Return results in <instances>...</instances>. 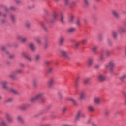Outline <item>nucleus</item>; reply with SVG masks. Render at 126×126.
Listing matches in <instances>:
<instances>
[{
    "mask_svg": "<svg viewBox=\"0 0 126 126\" xmlns=\"http://www.w3.org/2000/svg\"><path fill=\"white\" fill-rule=\"evenodd\" d=\"M44 12L46 15H48L49 14V11L47 9H44Z\"/></svg>",
    "mask_w": 126,
    "mask_h": 126,
    "instance_id": "54",
    "label": "nucleus"
},
{
    "mask_svg": "<svg viewBox=\"0 0 126 126\" xmlns=\"http://www.w3.org/2000/svg\"><path fill=\"white\" fill-rule=\"evenodd\" d=\"M20 67H21V68H23L24 67V66H25V65H24V64L22 63H21L19 64Z\"/></svg>",
    "mask_w": 126,
    "mask_h": 126,
    "instance_id": "58",
    "label": "nucleus"
},
{
    "mask_svg": "<svg viewBox=\"0 0 126 126\" xmlns=\"http://www.w3.org/2000/svg\"><path fill=\"white\" fill-rule=\"evenodd\" d=\"M10 10H12V11H15L16 10V8L14 6H11L9 7Z\"/></svg>",
    "mask_w": 126,
    "mask_h": 126,
    "instance_id": "42",
    "label": "nucleus"
},
{
    "mask_svg": "<svg viewBox=\"0 0 126 126\" xmlns=\"http://www.w3.org/2000/svg\"><path fill=\"white\" fill-rule=\"evenodd\" d=\"M104 60H105V57L104 56V55L103 54L100 55L99 58V62H104Z\"/></svg>",
    "mask_w": 126,
    "mask_h": 126,
    "instance_id": "28",
    "label": "nucleus"
},
{
    "mask_svg": "<svg viewBox=\"0 0 126 126\" xmlns=\"http://www.w3.org/2000/svg\"><path fill=\"white\" fill-rule=\"evenodd\" d=\"M15 74H16V73H15V72H13L12 73H11L9 75V77L10 78H12V79H16V77H15Z\"/></svg>",
    "mask_w": 126,
    "mask_h": 126,
    "instance_id": "21",
    "label": "nucleus"
},
{
    "mask_svg": "<svg viewBox=\"0 0 126 126\" xmlns=\"http://www.w3.org/2000/svg\"><path fill=\"white\" fill-rule=\"evenodd\" d=\"M21 55L22 57H23V58H25V59H26V60H27V61H28V62H29L30 63H31V62H32V61H33V60L32 59V58H31V57L30 56L25 52H22L21 53Z\"/></svg>",
    "mask_w": 126,
    "mask_h": 126,
    "instance_id": "3",
    "label": "nucleus"
},
{
    "mask_svg": "<svg viewBox=\"0 0 126 126\" xmlns=\"http://www.w3.org/2000/svg\"><path fill=\"white\" fill-rule=\"evenodd\" d=\"M13 102V98H8L7 100H5V103H11Z\"/></svg>",
    "mask_w": 126,
    "mask_h": 126,
    "instance_id": "36",
    "label": "nucleus"
},
{
    "mask_svg": "<svg viewBox=\"0 0 126 126\" xmlns=\"http://www.w3.org/2000/svg\"><path fill=\"white\" fill-rule=\"evenodd\" d=\"M116 65V62L115 60H111L108 65L105 66V70H109L111 73L114 72V68H115V66Z\"/></svg>",
    "mask_w": 126,
    "mask_h": 126,
    "instance_id": "2",
    "label": "nucleus"
},
{
    "mask_svg": "<svg viewBox=\"0 0 126 126\" xmlns=\"http://www.w3.org/2000/svg\"><path fill=\"white\" fill-rule=\"evenodd\" d=\"M16 3H20V0H15Z\"/></svg>",
    "mask_w": 126,
    "mask_h": 126,
    "instance_id": "61",
    "label": "nucleus"
},
{
    "mask_svg": "<svg viewBox=\"0 0 126 126\" xmlns=\"http://www.w3.org/2000/svg\"><path fill=\"white\" fill-rule=\"evenodd\" d=\"M58 97L59 99H63V94H61V93L58 94Z\"/></svg>",
    "mask_w": 126,
    "mask_h": 126,
    "instance_id": "52",
    "label": "nucleus"
},
{
    "mask_svg": "<svg viewBox=\"0 0 126 126\" xmlns=\"http://www.w3.org/2000/svg\"><path fill=\"white\" fill-rule=\"evenodd\" d=\"M51 71H53V68L52 67L48 68V69L47 70L48 73H51Z\"/></svg>",
    "mask_w": 126,
    "mask_h": 126,
    "instance_id": "48",
    "label": "nucleus"
},
{
    "mask_svg": "<svg viewBox=\"0 0 126 126\" xmlns=\"http://www.w3.org/2000/svg\"><path fill=\"white\" fill-rule=\"evenodd\" d=\"M26 42H27V38H22L21 40V43H22L23 44H25Z\"/></svg>",
    "mask_w": 126,
    "mask_h": 126,
    "instance_id": "39",
    "label": "nucleus"
},
{
    "mask_svg": "<svg viewBox=\"0 0 126 126\" xmlns=\"http://www.w3.org/2000/svg\"><path fill=\"white\" fill-rule=\"evenodd\" d=\"M10 91H11V92H12L13 93H14V94H16L17 93H18L17 91L13 88H11L10 89Z\"/></svg>",
    "mask_w": 126,
    "mask_h": 126,
    "instance_id": "41",
    "label": "nucleus"
},
{
    "mask_svg": "<svg viewBox=\"0 0 126 126\" xmlns=\"http://www.w3.org/2000/svg\"><path fill=\"white\" fill-rule=\"evenodd\" d=\"M72 4H75V3H76V0L72 1Z\"/></svg>",
    "mask_w": 126,
    "mask_h": 126,
    "instance_id": "63",
    "label": "nucleus"
},
{
    "mask_svg": "<svg viewBox=\"0 0 126 126\" xmlns=\"http://www.w3.org/2000/svg\"><path fill=\"white\" fill-rule=\"evenodd\" d=\"M85 6H88L90 4L89 1L88 0H84Z\"/></svg>",
    "mask_w": 126,
    "mask_h": 126,
    "instance_id": "40",
    "label": "nucleus"
},
{
    "mask_svg": "<svg viewBox=\"0 0 126 126\" xmlns=\"http://www.w3.org/2000/svg\"><path fill=\"white\" fill-rule=\"evenodd\" d=\"M40 59H41V56L40 55L37 54L35 55V59L36 60V61H39Z\"/></svg>",
    "mask_w": 126,
    "mask_h": 126,
    "instance_id": "45",
    "label": "nucleus"
},
{
    "mask_svg": "<svg viewBox=\"0 0 126 126\" xmlns=\"http://www.w3.org/2000/svg\"><path fill=\"white\" fill-rule=\"evenodd\" d=\"M41 26L42 27L43 29L44 30V31H48V28H47V26H46V24L45 23H41Z\"/></svg>",
    "mask_w": 126,
    "mask_h": 126,
    "instance_id": "25",
    "label": "nucleus"
},
{
    "mask_svg": "<svg viewBox=\"0 0 126 126\" xmlns=\"http://www.w3.org/2000/svg\"><path fill=\"white\" fill-rule=\"evenodd\" d=\"M75 31H76V28L73 27L70 28L67 30V32L70 33H74Z\"/></svg>",
    "mask_w": 126,
    "mask_h": 126,
    "instance_id": "15",
    "label": "nucleus"
},
{
    "mask_svg": "<svg viewBox=\"0 0 126 126\" xmlns=\"http://www.w3.org/2000/svg\"><path fill=\"white\" fill-rule=\"evenodd\" d=\"M106 56L107 57H110V56H111V52H110L109 51H106Z\"/></svg>",
    "mask_w": 126,
    "mask_h": 126,
    "instance_id": "50",
    "label": "nucleus"
},
{
    "mask_svg": "<svg viewBox=\"0 0 126 126\" xmlns=\"http://www.w3.org/2000/svg\"><path fill=\"white\" fill-rule=\"evenodd\" d=\"M10 19L12 23H15V22H16V19L15 18V16H14V15L11 14L10 15Z\"/></svg>",
    "mask_w": 126,
    "mask_h": 126,
    "instance_id": "17",
    "label": "nucleus"
},
{
    "mask_svg": "<svg viewBox=\"0 0 126 126\" xmlns=\"http://www.w3.org/2000/svg\"><path fill=\"white\" fill-rule=\"evenodd\" d=\"M0 7H3L5 11L8 12L9 10H10L9 8L7 7L6 6H3V5H0Z\"/></svg>",
    "mask_w": 126,
    "mask_h": 126,
    "instance_id": "33",
    "label": "nucleus"
},
{
    "mask_svg": "<svg viewBox=\"0 0 126 126\" xmlns=\"http://www.w3.org/2000/svg\"><path fill=\"white\" fill-rule=\"evenodd\" d=\"M126 78V74H123L120 77V80L123 82Z\"/></svg>",
    "mask_w": 126,
    "mask_h": 126,
    "instance_id": "31",
    "label": "nucleus"
},
{
    "mask_svg": "<svg viewBox=\"0 0 126 126\" xmlns=\"http://www.w3.org/2000/svg\"><path fill=\"white\" fill-rule=\"evenodd\" d=\"M74 17H75V16L74 15H70L69 19V23H72V22H73V21L74 20Z\"/></svg>",
    "mask_w": 126,
    "mask_h": 126,
    "instance_id": "24",
    "label": "nucleus"
},
{
    "mask_svg": "<svg viewBox=\"0 0 126 126\" xmlns=\"http://www.w3.org/2000/svg\"><path fill=\"white\" fill-rule=\"evenodd\" d=\"M29 48L32 51V52H35L36 51V46L35 45V43H30L29 44Z\"/></svg>",
    "mask_w": 126,
    "mask_h": 126,
    "instance_id": "10",
    "label": "nucleus"
},
{
    "mask_svg": "<svg viewBox=\"0 0 126 126\" xmlns=\"http://www.w3.org/2000/svg\"><path fill=\"white\" fill-rule=\"evenodd\" d=\"M80 79H81V77L80 76H78L76 78L75 81V87L76 88L78 87V85H79V81H80Z\"/></svg>",
    "mask_w": 126,
    "mask_h": 126,
    "instance_id": "13",
    "label": "nucleus"
},
{
    "mask_svg": "<svg viewBox=\"0 0 126 126\" xmlns=\"http://www.w3.org/2000/svg\"><path fill=\"white\" fill-rule=\"evenodd\" d=\"M29 106L30 105L28 103H24V104L21 105L19 107V109H20V110H22V111H24V110H26V109H27V108H28V107H29Z\"/></svg>",
    "mask_w": 126,
    "mask_h": 126,
    "instance_id": "9",
    "label": "nucleus"
},
{
    "mask_svg": "<svg viewBox=\"0 0 126 126\" xmlns=\"http://www.w3.org/2000/svg\"><path fill=\"white\" fill-rule=\"evenodd\" d=\"M1 50L3 52H4L5 53H6V54H9V52H8V51H6V50L5 49V47H4V46H2L1 47Z\"/></svg>",
    "mask_w": 126,
    "mask_h": 126,
    "instance_id": "37",
    "label": "nucleus"
},
{
    "mask_svg": "<svg viewBox=\"0 0 126 126\" xmlns=\"http://www.w3.org/2000/svg\"><path fill=\"white\" fill-rule=\"evenodd\" d=\"M22 72V70L21 69H17V70H16L15 71V73H16V74L21 73Z\"/></svg>",
    "mask_w": 126,
    "mask_h": 126,
    "instance_id": "43",
    "label": "nucleus"
},
{
    "mask_svg": "<svg viewBox=\"0 0 126 126\" xmlns=\"http://www.w3.org/2000/svg\"><path fill=\"white\" fill-rule=\"evenodd\" d=\"M5 22H6V20H5V19H2L1 20V23L2 24H4V23H5Z\"/></svg>",
    "mask_w": 126,
    "mask_h": 126,
    "instance_id": "57",
    "label": "nucleus"
},
{
    "mask_svg": "<svg viewBox=\"0 0 126 126\" xmlns=\"http://www.w3.org/2000/svg\"><path fill=\"white\" fill-rule=\"evenodd\" d=\"M89 82H90V78H87L84 80V84L85 85H87Z\"/></svg>",
    "mask_w": 126,
    "mask_h": 126,
    "instance_id": "27",
    "label": "nucleus"
},
{
    "mask_svg": "<svg viewBox=\"0 0 126 126\" xmlns=\"http://www.w3.org/2000/svg\"><path fill=\"white\" fill-rule=\"evenodd\" d=\"M34 41H35V42H36V43L38 44V45H42V41H41L40 40V39L38 37L35 38L34 39Z\"/></svg>",
    "mask_w": 126,
    "mask_h": 126,
    "instance_id": "26",
    "label": "nucleus"
},
{
    "mask_svg": "<svg viewBox=\"0 0 126 126\" xmlns=\"http://www.w3.org/2000/svg\"><path fill=\"white\" fill-rule=\"evenodd\" d=\"M97 79L100 82H103V81L106 80V76L102 74H99L97 75Z\"/></svg>",
    "mask_w": 126,
    "mask_h": 126,
    "instance_id": "6",
    "label": "nucleus"
},
{
    "mask_svg": "<svg viewBox=\"0 0 126 126\" xmlns=\"http://www.w3.org/2000/svg\"><path fill=\"white\" fill-rule=\"evenodd\" d=\"M97 49H98V46H93L92 48V50L94 53H96V51H97Z\"/></svg>",
    "mask_w": 126,
    "mask_h": 126,
    "instance_id": "35",
    "label": "nucleus"
},
{
    "mask_svg": "<svg viewBox=\"0 0 126 126\" xmlns=\"http://www.w3.org/2000/svg\"><path fill=\"white\" fill-rule=\"evenodd\" d=\"M88 109L90 112H94L95 111V108L92 106H88Z\"/></svg>",
    "mask_w": 126,
    "mask_h": 126,
    "instance_id": "32",
    "label": "nucleus"
},
{
    "mask_svg": "<svg viewBox=\"0 0 126 126\" xmlns=\"http://www.w3.org/2000/svg\"><path fill=\"white\" fill-rule=\"evenodd\" d=\"M93 65V59L92 58H90L88 60V66L90 67Z\"/></svg>",
    "mask_w": 126,
    "mask_h": 126,
    "instance_id": "18",
    "label": "nucleus"
},
{
    "mask_svg": "<svg viewBox=\"0 0 126 126\" xmlns=\"http://www.w3.org/2000/svg\"><path fill=\"white\" fill-rule=\"evenodd\" d=\"M0 84L3 89H5L6 90H7V89H8V87H7V84H8V82H7V81H1L0 82Z\"/></svg>",
    "mask_w": 126,
    "mask_h": 126,
    "instance_id": "7",
    "label": "nucleus"
},
{
    "mask_svg": "<svg viewBox=\"0 0 126 126\" xmlns=\"http://www.w3.org/2000/svg\"><path fill=\"white\" fill-rule=\"evenodd\" d=\"M9 58L10 59H13V58H14V55H13V54H9Z\"/></svg>",
    "mask_w": 126,
    "mask_h": 126,
    "instance_id": "56",
    "label": "nucleus"
},
{
    "mask_svg": "<svg viewBox=\"0 0 126 126\" xmlns=\"http://www.w3.org/2000/svg\"><path fill=\"white\" fill-rule=\"evenodd\" d=\"M60 53L63 57H64V58H66V59H69V52H68V51H66L65 50H60Z\"/></svg>",
    "mask_w": 126,
    "mask_h": 126,
    "instance_id": "5",
    "label": "nucleus"
},
{
    "mask_svg": "<svg viewBox=\"0 0 126 126\" xmlns=\"http://www.w3.org/2000/svg\"><path fill=\"white\" fill-rule=\"evenodd\" d=\"M64 42V37H61L59 39L60 45H63Z\"/></svg>",
    "mask_w": 126,
    "mask_h": 126,
    "instance_id": "29",
    "label": "nucleus"
},
{
    "mask_svg": "<svg viewBox=\"0 0 126 126\" xmlns=\"http://www.w3.org/2000/svg\"><path fill=\"white\" fill-rule=\"evenodd\" d=\"M17 121H18V122H19V123H23V119L20 116H17Z\"/></svg>",
    "mask_w": 126,
    "mask_h": 126,
    "instance_id": "30",
    "label": "nucleus"
},
{
    "mask_svg": "<svg viewBox=\"0 0 126 126\" xmlns=\"http://www.w3.org/2000/svg\"><path fill=\"white\" fill-rule=\"evenodd\" d=\"M22 39V36L20 35H17L16 36V40H17L18 41H21Z\"/></svg>",
    "mask_w": 126,
    "mask_h": 126,
    "instance_id": "44",
    "label": "nucleus"
},
{
    "mask_svg": "<svg viewBox=\"0 0 126 126\" xmlns=\"http://www.w3.org/2000/svg\"><path fill=\"white\" fill-rule=\"evenodd\" d=\"M123 94L124 96L125 97V104L126 105V92H123Z\"/></svg>",
    "mask_w": 126,
    "mask_h": 126,
    "instance_id": "49",
    "label": "nucleus"
},
{
    "mask_svg": "<svg viewBox=\"0 0 126 126\" xmlns=\"http://www.w3.org/2000/svg\"><path fill=\"white\" fill-rule=\"evenodd\" d=\"M85 99V92H81L79 94V100L80 101L82 100H84Z\"/></svg>",
    "mask_w": 126,
    "mask_h": 126,
    "instance_id": "12",
    "label": "nucleus"
},
{
    "mask_svg": "<svg viewBox=\"0 0 126 126\" xmlns=\"http://www.w3.org/2000/svg\"><path fill=\"white\" fill-rule=\"evenodd\" d=\"M65 4L67 5L69 3V0H64Z\"/></svg>",
    "mask_w": 126,
    "mask_h": 126,
    "instance_id": "55",
    "label": "nucleus"
},
{
    "mask_svg": "<svg viewBox=\"0 0 126 126\" xmlns=\"http://www.w3.org/2000/svg\"><path fill=\"white\" fill-rule=\"evenodd\" d=\"M87 42V39H83V40L82 41V44H85Z\"/></svg>",
    "mask_w": 126,
    "mask_h": 126,
    "instance_id": "59",
    "label": "nucleus"
},
{
    "mask_svg": "<svg viewBox=\"0 0 126 126\" xmlns=\"http://www.w3.org/2000/svg\"><path fill=\"white\" fill-rule=\"evenodd\" d=\"M82 117V118H85V117H86V115H85V114H84V113H83L82 111H79L77 112V115L75 116V121H77V120H78V119H79V117Z\"/></svg>",
    "mask_w": 126,
    "mask_h": 126,
    "instance_id": "4",
    "label": "nucleus"
},
{
    "mask_svg": "<svg viewBox=\"0 0 126 126\" xmlns=\"http://www.w3.org/2000/svg\"><path fill=\"white\" fill-rule=\"evenodd\" d=\"M67 110V108H66V107L63 108V109H62L63 113H65V112H66Z\"/></svg>",
    "mask_w": 126,
    "mask_h": 126,
    "instance_id": "51",
    "label": "nucleus"
},
{
    "mask_svg": "<svg viewBox=\"0 0 126 126\" xmlns=\"http://www.w3.org/2000/svg\"><path fill=\"white\" fill-rule=\"evenodd\" d=\"M32 85L33 87H36V86H37V81H36V80H33L32 81Z\"/></svg>",
    "mask_w": 126,
    "mask_h": 126,
    "instance_id": "47",
    "label": "nucleus"
},
{
    "mask_svg": "<svg viewBox=\"0 0 126 126\" xmlns=\"http://www.w3.org/2000/svg\"><path fill=\"white\" fill-rule=\"evenodd\" d=\"M112 13L113 16H114V17H116V18H120V14L118 13V12H117V11L113 10L112 11Z\"/></svg>",
    "mask_w": 126,
    "mask_h": 126,
    "instance_id": "16",
    "label": "nucleus"
},
{
    "mask_svg": "<svg viewBox=\"0 0 126 126\" xmlns=\"http://www.w3.org/2000/svg\"><path fill=\"white\" fill-rule=\"evenodd\" d=\"M110 114V111L109 110H105L104 112V115L105 117H108Z\"/></svg>",
    "mask_w": 126,
    "mask_h": 126,
    "instance_id": "38",
    "label": "nucleus"
},
{
    "mask_svg": "<svg viewBox=\"0 0 126 126\" xmlns=\"http://www.w3.org/2000/svg\"><path fill=\"white\" fill-rule=\"evenodd\" d=\"M76 24L78 26H80V25L81 24V22L79 20H77L76 22Z\"/></svg>",
    "mask_w": 126,
    "mask_h": 126,
    "instance_id": "53",
    "label": "nucleus"
},
{
    "mask_svg": "<svg viewBox=\"0 0 126 126\" xmlns=\"http://www.w3.org/2000/svg\"><path fill=\"white\" fill-rule=\"evenodd\" d=\"M60 16H61V21L62 23H64L65 21V15L63 13H60Z\"/></svg>",
    "mask_w": 126,
    "mask_h": 126,
    "instance_id": "14",
    "label": "nucleus"
},
{
    "mask_svg": "<svg viewBox=\"0 0 126 126\" xmlns=\"http://www.w3.org/2000/svg\"><path fill=\"white\" fill-rule=\"evenodd\" d=\"M112 34L114 39H117V38H118V32H117L114 31L112 32Z\"/></svg>",
    "mask_w": 126,
    "mask_h": 126,
    "instance_id": "23",
    "label": "nucleus"
},
{
    "mask_svg": "<svg viewBox=\"0 0 126 126\" xmlns=\"http://www.w3.org/2000/svg\"><path fill=\"white\" fill-rule=\"evenodd\" d=\"M44 95H45L44 92H41L37 93L35 97H32L30 99L31 103H35V102L38 100H40L41 103H45L46 102V99L44 98Z\"/></svg>",
    "mask_w": 126,
    "mask_h": 126,
    "instance_id": "1",
    "label": "nucleus"
},
{
    "mask_svg": "<svg viewBox=\"0 0 126 126\" xmlns=\"http://www.w3.org/2000/svg\"><path fill=\"white\" fill-rule=\"evenodd\" d=\"M6 118L8 123H12V122L13 121V119H12V118H11L10 116L8 114H7L6 116Z\"/></svg>",
    "mask_w": 126,
    "mask_h": 126,
    "instance_id": "22",
    "label": "nucleus"
},
{
    "mask_svg": "<svg viewBox=\"0 0 126 126\" xmlns=\"http://www.w3.org/2000/svg\"><path fill=\"white\" fill-rule=\"evenodd\" d=\"M79 44H80L79 42L76 43V44H75V47L77 48V47H78V46H79Z\"/></svg>",
    "mask_w": 126,
    "mask_h": 126,
    "instance_id": "60",
    "label": "nucleus"
},
{
    "mask_svg": "<svg viewBox=\"0 0 126 126\" xmlns=\"http://www.w3.org/2000/svg\"><path fill=\"white\" fill-rule=\"evenodd\" d=\"M95 68H96V69H97V68H99V67H100V65H96L95 66H94Z\"/></svg>",
    "mask_w": 126,
    "mask_h": 126,
    "instance_id": "62",
    "label": "nucleus"
},
{
    "mask_svg": "<svg viewBox=\"0 0 126 126\" xmlns=\"http://www.w3.org/2000/svg\"><path fill=\"white\" fill-rule=\"evenodd\" d=\"M53 21L58 19V13L57 12H53L52 14Z\"/></svg>",
    "mask_w": 126,
    "mask_h": 126,
    "instance_id": "20",
    "label": "nucleus"
},
{
    "mask_svg": "<svg viewBox=\"0 0 126 126\" xmlns=\"http://www.w3.org/2000/svg\"><path fill=\"white\" fill-rule=\"evenodd\" d=\"M54 84H55V79L51 78L48 81V87L52 88L54 86Z\"/></svg>",
    "mask_w": 126,
    "mask_h": 126,
    "instance_id": "11",
    "label": "nucleus"
},
{
    "mask_svg": "<svg viewBox=\"0 0 126 126\" xmlns=\"http://www.w3.org/2000/svg\"><path fill=\"white\" fill-rule=\"evenodd\" d=\"M94 102L95 105H100L101 104V97L96 96L94 98Z\"/></svg>",
    "mask_w": 126,
    "mask_h": 126,
    "instance_id": "8",
    "label": "nucleus"
},
{
    "mask_svg": "<svg viewBox=\"0 0 126 126\" xmlns=\"http://www.w3.org/2000/svg\"><path fill=\"white\" fill-rule=\"evenodd\" d=\"M68 101H70V102H72V103L73 104V105H77V102H76V101L74 98L72 97H69L67 99Z\"/></svg>",
    "mask_w": 126,
    "mask_h": 126,
    "instance_id": "19",
    "label": "nucleus"
},
{
    "mask_svg": "<svg viewBox=\"0 0 126 126\" xmlns=\"http://www.w3.org/2000/svg\"><path fill=\"white\" fill-rule=\"evenodd\" d=\"M48 44H45V45H44V48H45V49H47V48H48Z\"/></svg>",
    "mask_w": 126,
    "mask_h": 126,
    "instance_id": "64",
    "label": "nucleus"
},
{
    "mask_svg": "<svg viewBox=\"0 0 126 126\" xmlns=\"http://www.w3.org/2000/svg\"><path fill=\"white\" fill-rule=\"evenodd\" d=\"M107 43L109 46H112V45H113V42H112V40L110 39H107Z\"/></svg>",
    "mask_w": 126,
    "mask_h": 126,
    "instance_id": "46",
    "label": "nucleus"
},
{
    "mask_svg": "<svg viewBox=\"0 0 126 126\" xmlns=\"http://www.w3.org/2000/svg\"><path fill=\"white\" fill-rule=\"evenodd\" d=\"M26 27L28 29H29V28H31V23H30V22H27L26 23Z\"/></svg>",
    "mask_w": 126,
    "mask_h": 126,
    "instance_id": "34",
    "label": "nucleus"
}]
</instances>
